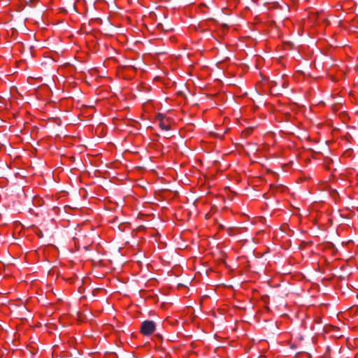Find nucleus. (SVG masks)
<instances>
[{"label": "nucleus", "instance_id": "f257e3e1", "mask_svg": "<svg viewBox=\"0 0 358 358\" xmlns=\"http://www.w3.org/2000/svg\"><path fill=\"white\" fill-rule=\"evenodd\" d=\"M156 329V324L153 321L145 320L142 322L141 326V332L144 336L152 334Z\"/></svg>", "mask_w": 358, "mask_h": 358}, {"label": "nucleus", "instance_id": "f03ea898", "mask_svg": "<svg viewBox=\"0 0 358 358\" xmlns=\"http://www.w3.org/2000/svg\"><path fill=\"white\" fill-rule=\"evenodd\" d=\"M159 127L162 128V129L165 131H169L170 129V126L169 124H166L162 120H161L159 122Z\"/></svg>", "mask_w": 358, "mask_h": 358}, {"label": "nucleus", "instance_id": "7ed1b4c3", "mask_svg": "<svg viewBox=\"0 0 358 358\" xmlns=\"http://www.w3.org/2000/svg\"><path fill=\"white\" fill-rule=\"evenodd\" d=\"M271 189H273V191H283L284 187L281 185H271Z\"/></svg>", "mask_w": 358, "mask_h": 358}, {"label": "nucleus", "instance_id": "20e7f679", "mask_svg": "<svg viewBox=\"0 0 358 358\" xmlns=\"http://www.w3.org/2000/svg\"><path fill=\"white\" fill-rule=\"evenodd\" d=\"M280 86H281L283 89H285L288 87V83L287 82L283 80L282 79H281L280 80Z\"/></svg>", "mask_w": 358, "mask_h": 358}, {"label": "nucleus", "instance_id": "39448f33", "mask_svg": "<svg viewBox=\"0 0 358 358\" xmlns=\"http://www.w3.org/2000/svg\"><path fill=\"white\" fill-rule=\"evenodd\" d=\"M279 83H280V80L278 82L275 81V82H273V85H272L271 86L272 87H273V86H278V85H280Z\"/></svg>", "mask_w": 358, "mask_h": 358}, {"label": "nucleus", "instance_id": "423d86ee", "mask_svg": "<svg viewBox=\"0 0 358 358\" xmlns=\"http://www.w3.org/2000/svg\"><path fill=\"white\" fill-rule=\"evenodd\" d=\"M37 235L40 238H41L43 236V233L41 231L37 233Z\"/></svg>", "mask_w": 358, "mask_h": 358}]
</instances>
